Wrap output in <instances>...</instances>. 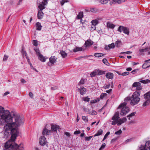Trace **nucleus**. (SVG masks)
<instances>
[{
  "instance_id": "nucleus-1",
  "label": "nucleus",
  "mask_w": 150,
  "mask_h": 150,
  "mask_svg": "<svg viewBox=\"0 0 150 150\" xmlns=\"http://www.w3.org/2000/svg\"><path fill=\"white\" fill-rule=\"evenodd\" d=\"M12 131V134L11 138L5 144L4 146L5 149L8 150H23V145L20 144L18 146L15 143V141L17 137L18 132L17 131Z\"/></svg>"
},
{
  "instance_id": "nucleus-2",
  "label": "nucleus",
  "mask_w": 150,
  "mask_h": 150,
  "mask_svg": "<svg viewBox=\"0 0 150 150\" xmlns=\"http://www.w3.org/2000/svg\"><path fill=\"white\" fill-rule=\"evenodd\" d=\"M119 112L118 111L116 112L111 118V120H110L109 122H111L112 125H117L120 126L122 124L126 122L127 119L126 117H124L122 118H120Z\"/></svg>"
},
{
  "instance_id": "nucleus-3",
  "label": "nucleus",
  "mask_w": 150,
  "mask_h": 150,
  "mask_svg": "<svg viewBox=\"0 0 150 150\" xmlns=\"http://www.w3.org/2000/svg\"><path fill=\"white\" fill-rule=\"evenodd\" d=\"M13 117L10 114L9 111L7 110H4V109L3 112L1 114L0 121L1 122L8 123L12 122Z\"/></svg>"
},
{
  "instance_id": "nucleus-4",
  "label": "nucleus",
  "mask_w": 150,
  "mask_h": 150,
  "mask_svg": "<svg viewBox=\"0 0 150 150\" xmlns=\"http://www.w3.org/2000/svg\"><path fill=\"white\" fill-rule=\"evenodd\" d=\"M13 118L14 121L12 122L13 125H14L15 128L18 129V127L23 125L24 119L23 118L20 117L18 115H14Z\"/></svg>"
},
{
  "instance_id": "nucleus-5",
  "label": "nucleus",
  "mask_w": 150,
  "mask_h": 150,
  "mask_svg": "<svg viewBox=\"0 0 150 150\" xmlns=\"http://www.w3.org/2000/svg\"><path fill=\"white\" fill-rule=\"evenodd\" d=\"M140 92L135 91L132 96V100L130 104L132 105H134L137 104L140 100L139 97L140 95Z\"/></svg>"
},
{
  "instance_id": "nucleus-6",
  "label": "nucleus",
  "mask_w": 150,
  "mask_h": 150,
  "mask_svg": "<svg viewBox=\"0 0 150 150\" xmlns=\"http://www.w3.org/2000/svg\"><path fill=\"white\" fill-rule=\"evenodd\" d=\"M127 103H124L120 104L118 107V109L121 108L120 112V114L121 116H125L126 115L129 111V107L126 106Z\"/></svg>"
},
{
  "instance_id": "nucleus-7",
  "label": "nucleus",
  "mask_w": 150,
  "mask_h": 150,
  "mask_svg": "<svg viewBox=\"0 0 150 150\" xmlns=\"http://www.w3.org/2000/svg\"><path fill=\"white\" fill-rule=\"evenodd\" d=\"M4 129L7 132H8L9 131H11V139L12 134V131H17L18 132L17 137L18 135L19 132L18 129H17L16 128H15L14 125H13V123H11V122H8L7 123V124L4 126ZM14 132H15L13 131Z\"/></svg>"
},
{
  "instance_id": "nucleus-8",
  "label": "nucleus",
  "mask_w": 150,
  "mask_h": 150,
  "mask_svg": "<svg viewBox=\"0 0 150 150\" xmlns=\"http://www.w3.org/2000/svg\"><path fill=\"white\" fill-rule=\"evenodd\" d=\"M117 30L120 32H122V31H123L124 33L126 34L127 35H129V29L123 26H120L118 28Z\"/></svg>"
},
{
  "instance_id": "nucleus-9",
  "label": "nucleus",
  "mask_w": 150,
  "mask_h": 150,
  "mask_svg": "<svg viewBox=\"0 0 150 150\" xmlns=\"http://www.w3.org/2000/svg\"><path fill=\"white\" fill-rule=\"evenodd\" d=\"M43 1H44L39 4L38 6V8L40 9V11H42V10L44 9L45 8V6L47 4V0H43Z\"/></svg>"
},
{
  "instance_id": "nucleus-10",
  "label": "nucleus",
  "mask_w": 150,
  "mask_h": 150,
  "mask_svg": "<svg viewBox=\"0 0 150 150\" xmlns=\"http://www.w3.org/2000/svg\"><path fill=\"white\" fill-rule=\"evenodd\" d=\"M46 140L45 137L44 136H41L39 140V143L40 144L43 145L46 144Z\"/></svg>"
},
{
  "instance_id": "nucleus-11",
  "label": "nucleus",
  "mask_w": 150,
  "mask_h": 150,
  "mask_svg": "<svg viewBox=\"0 0 150 150\" xmlns=\"http://www.w3.org/2000/svg\"><path fill=\"white\" fill-rule=\"evenodd\" d=\"M38 57L39 59L43 62H45L47 59L48 58L47 57H44L41 54H39Z\"/></svg>"
},
{
  "instance_id": "nucleus-12",
  "label": "nucleus",
  "mask_w": 150,
  "mask_h": 150,
  "mask_svg": "<svg viewBox=\"0 0 150 150\" xmlns=\"http://www.w3.org/2000/svg\"><path fill=\"white\" fill-rule=\"evenodd\" d=\"M51 133V130H48L46 128H45L42 132V134L44 135H49Z\"/></svg>"
},
{
  "instance_id": "nucleus-13",
  "label": "nucleus",
  "mask_w": 150,
  "mask_h": 150,
  "mask_svg": "<svg viewBox=\"0 0 150 150\" xmlns=\"http://www.w3.org/2000/svg\"><path fill=\"white\" fill-rule=\"evenodd\" d=\"M93 42L91 40L89 39L85 42V45L86 47H88L93 45Z\"/></svg>"
},
{
  "instance_id": "nucleus-14",
  "label": "nucleus",
  "mask_w": 150,
  "mask_h": 150,
  "mask_svg": "<svg viewBox=\"0 0 150 150\" xmlns=\"http://www.w3.org/2000/svg\"><path fill=\"white\" fill-rule=\"evenodd\" d=\"M150 61V59L146 60V62L142 66V68L143 69H146L150 67V62L149 63L146 62H147Z\"/></svg>"
},
{
  "instance_id": "nucleus-15",
  "label": "nucleus",
  "mask_w": 150,
  "mask_h": 150,
  "mask_svg": "<svg viewBox=\"0 0 150 150\" xmlns=\"http://www.w3.org/2000/svg\"><path fill=\"white\" fill-rule=\"evenodd\" d=\"M100 3L102 4H106L108 3L109 1H110V5H112L113 2L111 1V0H98Z\"/></svg>"
},
{
  "instance_id": "nucleus-16",
  "label": "nucleus",
  "mask_w": 150,
  "mask_h": 150,
  "mask_svg": "<svg viewBox=\"0 0 150 150\" xmlns=\"http://www.w3.org/2000/svg\"><path fill=\"white\" fill-rule=\"evenodd\" d=\"M105 76L108 79H112L113 78V74L112 73L108 72L106 74Z\"/></svg>"
},
{
  "instance_id": "nucleus-17",
  "label": "nucleus",
  "mask_w": 150,
  "mask_h": 150,
  "mask_svg": "<svg viewBox=\"0 0 150 150\" xmlns=\"http://www.w3.org/2000/svg\"><path fill=\"white\" fill-rule=\"evenodd\" d=\"M115 47L114 44L113 43L109 45L108 46H106L105 49L106 50H109L111 48H113Z\"/></svg>"
},
{
  "instance_id": "nucleus-18",
  "label": "nucleus",
  "mask_w": 150,
  "mask_h": 150,
  "mask_svg": "<svg viewBox=\"0 0 150 150\" xmlns=\"http://www.w3.org/2000/svg\"><path fill=\"white\" fill-rule=\"evenodd\" d=\"M80 94L81 95H84L86 92V88L83 87H81L79 89Z\"/></svg>"
},
{
  "instance_id": "nucleus-19",
  "label": "nucleus",
  "mask_w": 150,
  "mask_h": 150,
  "mask_svg": "<svg viewBox=\"0 0 150 150\" xmlns=\"http://www.w3.org/2000/svg\"><path fill=\"white\" fill-rule=\"evenodd\" d=\"M56 59L57 58L55 56H52L50 58V62L51 63L53 64L56 62Z\"/></svg>"
},
{
  "instance_id": "nucleus-20",
  "label": "nucleus",
  "mask_w": 150,
  "mask_h": 150,
  "mask_svg": "<svg viewBox=\"0 0 150 150\" xmlns=\"http://www.w3.org/2000/svg\"><path fill=\"white\" fill-rule=\"evenodd\" d=\"M144 98L145 100H150V92H149L144 95Z\"/></svg>"
},
{
  "instance_id": "nucleus-21",
  "label": "nucleus",
  "mask_w": 150,
  "mask_h": 150,
  "mask_svg": "<svg viewBox=\"0 0 150 150\" xmlns=\"http://www.w3.org/2000/svg\"><path fill=\"white\" fill-rule=\"evenodd\" d=\"M59 129L58 126L52 125L51 126V132H56Z\"/></svg>"
},
{
  "instance_id": "nucleus-22",
  "label": "nucleus",
  "mask_w": 150,
  "mask_h": 150,
  "mask_svg": "<svg viewBox=\"0 0 150 150\" xmlns=\"http://www.w3.org/2000/svg\"><path fill=\"white\" fill-rule=\"evenodd\" d=\"M97 75H100L105 74V71H102L100 70H96Z\"/></svg>"
},
{
  "instance_id": "nucleus-23",
  "label": "nucleus",
  "mask_w": 150,
  "mask_h": 150,
  "mask_svg": "<svg viewBox=\"0 0 150 150\" xmlns=\"http://www.w3.org/2000/svg\"><path fill=\"white\" fill-rule=\"evenodd\" d=\"M44 13L41 11H39L38 14V19H41L43 18V16Z\"/></svg>"
},
{
  "instance_id": "nucleus-24",
  "label": "nucleus",
  "mask_w": 150,
  "mask_h": 150,
  "mask_svg": "<svg viewBox=\"0 0 150 150\" xmlns=\"http://www.w3.org/2000/svg\"><path fill=\"white\" fill-rule=\"evenodd\" d=\"M83 50V48L81 47H76L73 49V52H75L78 51H81Z\"/></svg>"
},
{
  "instance_id": "nucleus-25",
  "label": "nucleus",
  "mask_w": 150,
  "mask_h": 150,
  "mask_svg": "<svg viewBox=\"0 0 150 150\" xmlns=\"http://www.w3.org/2000/svg\"><path fill=\"white\" fill-rule=\"evenodd\" d=\"M126 0H111V1L114 2L118 4H120L122 3L125 2Z\"/></svg>"
},
{
  "instance_id": "nucleus-26",
  "label": "nucleus",
  "mask_w": 150,
  "mask_h": 150,
  "mask_svg": "<svg viewBox=\"0 0 150 150\" xmlns=\"http://www.w3.org/2000/svg\"><path fill=\"white\" fill-rule=\"evenodd\" d=\"M60 53L63 58H64L67 56V54L64 51H61Z\"/></svg>"
},
{
  "instance_id": "nucleus-27",
  "label": "nucleus",
  "mask_w": 150,
  "mask_h": 150,
  "mask_svg": "<svg viewBox=\"0 0 150 150\" xmlns=\"http://www.w3.org/2000/svg\"><path fill=\"white\" fill-rule=\"evenodd\" d=\"M36 25L37 30H41L42 26L41 25L40 23L39 22L36 23Z\"/></svg>"
},
{
  "instance_id": "nucleus-28",
  "label": "nucleus",
  "mask_w": 150,
  "mask_h": 150,
  "mask_svg": "<svg viewBox=\"0 0 150 150\" xmlns=\"http://www.w3.org/2000/svg\"><path fill=\"white\" fill-rule=\"evenodd\" d=\"M150 103V100H146L143 103L142 106L143 107H145L148 105Z\"/></svg>"
},
{
  "instance_id": "nucleus-29",
  "label": "nucleus",
  "mask_w": 150,
  "mask_h": 150,
  "mask_svg": "<svg viewBox=\"0 0 150 150\" xmlns=\"http://www.w3.org/2000/svg\"><path fill=\"white\" fill-rule=\"evenodd\" d=\"M83 13L80 12L79 13V14L77 16V19H82L83 17Z\"/></svg>"
},
{
  "instance_id": "nucleus-30",
  "label": "nucleus",
  "mask_w": 150,
  "mask_h": 150,
  "mask_svg": "<svg viewBox=\"0 0 150 150\" xmlns=\"http://www.w3.org/2000/svg\"><path fill=\"white\" fill-rule=\"evenodd\" d=\"M103 131L102 129H100L94 135V137H96L101 135L102 134Z\"/></svg>"
},
{
  "instance_id": "nucleus-31",
  "label": "nucleus",
  "mask_w": 150,
  "mask_h": 150,
  "mask_svg": "<svg viewBox=\"0 0 150 150\" xmlns=\"http://www.w3.org/2000/svg\"><path fill=\"white\" fill-rule=\"evenodd\" d=\"M107 26L108 28H113L115 27V25L113 24L109 23H107Z\"/></svg>"
},
{
  "instance_id": "nucleus-32",
  "label": "nucleus",
  "mask_w": 150,
  "mask_h": 150,
  "mask_svg": "<svg viewBox=\"0 0 150 150\" xmlns=\"http://www.w3.org/2000/svg\"><path fill=\"white\" fill-rule=\"evenodd\" d=\"M104 54L101 53H95L94 54V56L97 57H99L103 56Z\"/></svg>"
},
{
  "instance_id": "nucleus-33",
  "label": "nucleus",
  "mask_w": 150,
  "mask_h": 150,
  "mask_svg": "<svg viewBox=\"0 0 150 150\" xmlns=\"http://www.w3.org/2000/svg\"><path fill=\"white\" fill-rule=\"evenodd\" d=\"M91 23L93 25L95 26L98 24V22L97 19H94L91 21Z\"/></svg>"
},
{
  "instance_id": "nucleus-34",
  "label": "nucleus",
  "mask_w": 150,
  "mask_h": 150,
  "mask_svg": "<svg viewBox=\"0 0 150 150\" xmlns=\"http://www.w3.org/2000/svg\"><path fill=\"white\" fill-rule=\"evenodd\" d=\"M139 51L140 52H146L149 51V48L148 47H146L145 49H139Z\"/></svg>"
},
{
  "instance_id": "nucleus-35",
  "label": "nucleus",
  "mask_w": 150,
  "mask_h": 150,
  "mask_svg": "<svg viewBox=\"0 0 150 150\" xmlns=\"http://www.w3.org/2000/svg\"><path fill=\"white\" fill-rule=\"evenodd\" d=\"M141 85V84L140 83L138 82H136L134 83L132 85V86L133 87H137L138 86H139Z\"/></svg>"
},
{
  "instance_id": "nucleus-36",
  "label": "nucleus",
  "mask_w": 150,
  "mask_h": 150,
  "mask_svg": "<svg viewBox=\"0 0 150 150\" xmlns=\"http://www.w3.org/2000/svg\"><path fill=\"white\" fill-rule=\"evenodd\" d=\"M140 82L144 84H146L149 83H150V80L146 79L145 80L140 81Z\"/></svg>"
},
{
  "instance_id": "nucleus-37",
  "label": "nucleus",
  "mask_w": 150,
  "mask_h": 150,
  "mask_svg": "<svg viewBox=\"0 0 150 150\" xmlns=\"http://www.w3.org/2000/svg\"><path fill=\"white\" fill-rule=\"evenodd\" d=\"M88 113L90 115H95L97 114V112L94 110H93L92 111H90L88 112Z\"/></svg>"
},
{
  "instance_id": "nucleus-38",
  "label": "nucleus",
  "mask_w": 150,
  "mask_h": 150,
  "mask_svg": "<svg viewBox=\"0 0 150 150\" xmlns=\"http://www.w3.org/2000/svg\"><path fill=\"white\" fill-rule=\"evenodd\" d=\"M121 45V42L120 41L118 40L115 42V46L117 47H119Z\"/></svg>"
},
{
  "instance_id": "nucleus-39",
  "label": "nucleus",
  "mask_w": 150,
  "mask_h": 150,
  "mask_svg": "<svg viewBox=\"0 0 150 150\" xmlns=\"http://www.w3.org/2000/svg\"><path fill=\"white\" fill-rule=\"evenodd\" d=\"M97 75V73H96V70L93 71L91 73V76L92 77H94Z\"/></svg>"
},
{
  "instance_id": "nucleus-40",
  "label": "nucleus",
  "mask_w": 150,
  "mask_h": 150,
  "mask_svg": "<svg viewBox=\"0 0 150 150\" xmlns=\"http://www.w3.org/2000/svg\"><path fill=\"white\" fill-rule=\"evenodd\" d=\"M33 43L34 46H37L38 45V41L37 40H34L33 41Z\"/></svg>"
},
{
  "instance_id": "nucleus-41",
  "label": "nucleus",
  "mask_w": 150,
  "mask_h": 150,
  "mask_svg": "<svg viewBox=\"0 0 150 150\" xmlns=\"http://www.w3.org/2000/svg\"><path fill=\"white\" fill-rule=\"evenodd\" d=\"M90 11L92 12H96L98 11V10L96 8H91L90 9Z\"/></svg>"
},
{
  "instance_id": "nucleus-42",
  "label": "nucleus",
  "mask_w": 150,
  "mask_h": 150,
  "mask_svg": "<svg viewBox=\"0 0 150 150\" xmlns=\"http://www.w3.org/2000/svg\"><path fill=\"white\" fill-rule=\"evenodd\" d=\"M110 132H108L104 136L103 139V141H104L107 137L110 134Z\"/></svg>"
},
{
  "instance_id": "nucleus-43",
  "label": "nucleus",
  "mask_w": 150,
  "mask_h": 150,
  "mask_svg": "<svg viewBox=\"0 0 150 150\" xmlns=\"http://www.w3.org/2000/svg\"><path fill=\"white\" fill-rule=\"evenodd\" d=\"M34 50L35 51L36 54L38 56L39 55V54H40V53L39 50L38 48H34Z\"/></svg>"
},
{
  "instance_id": "nucleus-44",
  "label": "nucleus",
  "mask_w": 150,
  "mask_h": 150,
  "mask_svg": "<svg viewBox=\"0 0 150 150\" xmlns=\"http://www.w3.org/2000/svg\"><path fill=\"white\" fill-rule=\"evenodd\" d=\"M107 94L106 93H103L101 94L100 96V98L101 99L105 97L106 96H107Z\"/></svg>"
},
{
  "instance_id": "nucleus-45",
  "label": "nucleus",
  "mask_w": 150,
  "mask_h": 150,
  "mask_svg": "<svg viewBox=\"0 0 150 150\" xmlns=\"http://www.w3.org/2000/svg\"><path fill=\"white\" fill-rule=\"evenodd\" d=\"M103 62L106 65H108V64H109V63L108 62V61L106 59H103Z\"/></svg>"
},
{
  "instance_id": "nucleus-46",
  "label": "nucleus",
  "mask_w": 150,
  "mask_h": 150,
  "mask_svg": "<svg viewBox=\"0 0 150 150\" xmlns=\"http://www.w3.org/2000/svg\"><path fill=\"white\" fill-rule=\"evenodd\" d=\"M83 100L85 101L89 102L90 100V98L88 97H84L83 98Z\"/></svg>"
},
{
  "instance_id": "nucleus-47",
  "label": "nucleus",
  "mask_w": 150,
  "mask_h": 150,
  "mask_svg": "<svg viewBox=\"0 0 150 150\" xmlns=\"http://www.w3.org/2000/svg\"><path fill=\"white\" fill-rule=\"evenodd\" d=\"M122 133V131L121 129H120L117 132H115V134L119 135L120 134Z\"/></svg>"
},
{
  "instance_id": "nucleus-48",
  "label": "nucleus",
  "mask_w": 150,
  "mask_h": 150,
  "mask_svg": "<svg viewBox=\"0 0 150 150\" xmlns=\"http://www.w3.org/2000/svg\"><path fill=\"white\" fill-rule=\"evenodd\" d=\"M105 146H106V144L105 143H104L101 146L100 148L99 149V150H102L103 149L105 148Z\"/></svg>"
},
{
  "instance_id": "nucleus-49",
  "label": "nucleus",
  "mask_w": 150,
  "mask_h": 150,
  "mask_svg": "<svg viewBox=\"0 0 150 150\" xmlns=\"http://www.w3.org/2000/svg\"><path fill=\"white\" fill-rule=\"evenodd\" d=\"M4 108L0 106V117H1V114H2L4 110Z\"/></svg>"
},
{
  "instance_id": "nucleus-50",
  "label": "nucleus",
  "mask_w": 150,
  "mask_h": 150,
  "mask_svg": "<svg viewBox=\"0 0 150 150\" xmlns=\"http://www.w3.org/2000/svg\"><path fill=\"white\" fill-rule=\"evenodd\" d=\"M82 118L83 120L85 122H88V119L86 117L83 116Z\"/></svg>"
},
{
  "instance_id": "nucleus-51",
  "label": "nucleus",
  "mask_w": 150,
  "mask_h": 150,
  "mask_svg": "<svg viewBox=\"0 0 150 150\" xmlns=\"http://www.w3.org/2000/svg\"><path fill=\"white\" fill-rule=\"evenodd\" d=\"M92 137H93L92 136L86 137L85 138V141H89Z\"/></svg>"
},
{
  "instance_id": "nucleus-52",
  "label": "nucleus",
  "mask_w": 150,
  "mask_h": 150,
  "mask_svg": "<svg viewBox=\"0 0 150 150\" xmlns=\"http://www.w3.org/2000/svg\"><path fill=\"white\" fill-rule=\"evenodd\" d=\"M8 57V56H7L6 55H4V58L3 59V61H6L7 60Z\"/></svg>"
},
{
  "instance_id": "nucleus-53",
  "label": "nucleus",
  "mask_w": 150,
  "mask_h": 150,
  "mask_svg": "<svg viewBox=\"0 0 150 150\" xmlns=\"http://www.w3.org/2000/svg\"><path fill=\"white\" fill-rule=\"evenodd\" d=\"M136 114V112H133L127 116V117H132V116H134Z\"/></svg>"
},
{
  "instance_id": "nucleus-54",
  "label": "nucleus",
  "mask_w": 150,
  "mask_h": 150,
  "mask_svg": "<svg viewBox=\"0 0 150 150\" xmlns=\"http://www.w3.org/2000/svg\"><path fill=\"white\" fill-rule=\"evenodd\" d=\"M68 2V1L67 0H62L61 1V4L62 6H63L65 3Z\"/></svg>"
},
{
  "instance_id": "nucleus-55",
  "label": "nucleus",
  "mask_w": 150,
  "mask_h": 150,
  "mask_svg": "<svg viewBox=\"0 0 150 150\" xmlns=\"http://www.w3.org/2000/svg\"><path fill=\"white\" fill-rule=\"evenodd\" d=\"M129 74V72L126 71V72H125L122 73L121 74V75L122 76H126V75H128Z\"/></svg>"
},
{
  "instance_id": "nucleus-56",
  "label": "nucleus",
  "mask_w": 150,
  "mask_h": 150,
  "mask_svg": "<svg viewBox=\"0 0 150 150\" xmlns=\"http://www.w3.org/2000/svg\"><path fill=\"white\" fill-rule=\"evenodd\" d=\"M84 83V80L81 79L80 80V81L79 82L78 84L79 85H81V84H83Z\"/></svg>"
},
{
  "instance_id": "nucleus-57",
  "label": "nucleus",
  "mask_w": 150,
  "mask_h": 150,
  "mask_svg": "<svg viewBox=\"0 0 150 150\" xmlns=\"http://www.w3.org/2000/svg\"><path fill=\"white\" fill-rule=\"evenodd\" d=\"M142 89V87L141 86V85L140 86H138L137 87H136V90H140Z\"/></svg>"
},
{
  "instance_id": "nucleus-58",
  "label": "nucleus",
  "mask_w": 150,
  "mask_h": 150,
  "mask_svg": "<svg viewBox=\"0 0 150 150\" xmlns=\"http://www.w3.org/2000/svg\"><path fill=\"white\" fill-rule=\"evenodd\" d=\"M110 86V84L109 83L108 84H107L106 85L104 86V88L105 89H108L109 88Z\"/></svg>"
},
{
  "instance_id": "nucleus-59",
  "label": "nucleus",
  "mask_w": 150,
  "mask_h": 150,
  "mask_svg": "<svg viewBox=\"0 0 150 150\" xmlns=\"http://www.w3.org/2000/svg\"><path fill=\"white\" fill-rule=\"evenodd\" d=\"M81 133V131L80 130H76L74 132V134H78Z\"/></svg>"
},
{
  "instance_id": "nucleus-60",
  "label": "nucleus",
  "mask_w": 150,
  "mask_h": 150,
  "mask_svg": "<svg viewBox=\"0 0 150 150\" xmlns=\"http://www.w3.org/2000/svg\"><path fill=\"white\" fill-rule=\"evenodd\" d=\"M22 53L23 56L24 55H25V56H26L27 55V54L26 53L25 51H24V50L23 49L22 50Z\"/></svg>"
},
{
  "instance_id": "nucleus-61",
  "label": "nucleus",
  "mask_w": 150,
  "mask_h": 150,
  "mask_svg": "<svg viewBox=\"0 0 150 150\" xmlns=\"http://www.w3.org/2000/svg\"><path fill=\"white\" fill-rule=\"evenodd\" d=\"M97 101L98 100H91V101L90 103H94L97 102Z\"/></svg>"
},
{
  "instance_id": "nucleus-62",
  "label": "nucleus",
  "mask_w": 150,
  "mask_h": 150,
  "mask_svg": "<svg viewBox=\"0 0 150 150\" xmlns=\"http://www.w3.org/2000/svg\"><path fill=\"white\" fill-rule=\"evenodd\" d=\"M132 53V52L130 51H127L125 52H123L121 53V54H131Z\"/></svg>"
},
{
  "instance_id": "nucleus-63",
  "label": "nucleus",
  "mask_w": 150,
  "mask_h": 150,
  "mask_svg": "<svg viewBox=\"0 0 150 150\" xmlns=\"http://www.w3.org/2000/svg\"><path fill=\"white\" fill-rule=\"evenodd\" d=\"M131 98L130 97H127L125 99V101H127L131 100Z\"/></svg>"
},
{
  "instance_id": "nucleus-64",
  "label": "nucleus",
  "mask_w": 150,
  "mask_h": 150,
  "mask_svg": "<svg viewBox=\"0 0 150 150\" xmlns=\"http://www.w3.org/2000/svg\"><path fill=\"white\" fill-rule=\"evenodd\" d=\"M96 27H95V26H94L93 27L92 26L91 27V30L92 31H93L94 30H95L96 29Z\"/></svg>"
}]
</instances>
